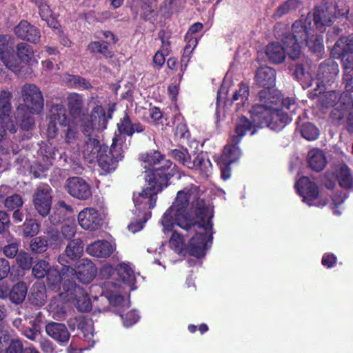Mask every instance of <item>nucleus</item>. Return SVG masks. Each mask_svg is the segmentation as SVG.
<instances>
[{
  "label": "nucleus",
  "mask_w": 353,
  "mask_h": 353,
  "mask_svg": "<svg viewBox=\"0 0 353 353\" xmlns=\"http://www.w3.org/2000/svg\"><path fill=\"white\" fill-rule=\"evenodd\" d=\"M213 209L199 199L198 188L190 185L179 190L172 205L163 214L161 224L164 233L173 230L175 225L188 230L195 228L188 250L192 256L203 257L212 241Z\"/></svg>",
  "instance_id": "nucleus-1"
},
{
  "label": "nucleus",
  "mask_w": 353,
  "mask_h": 353,
  "mask_svg": "<svg viewBox=\"0 0 353 353\" xmlns=\"http://www.w3.org/2000/svg\"><path fill=\"white\" fill-rule=\"evenodd\" d=\"M328 8H317L313 14L314 25L312 26L311 17L301 19L292 26V36L283 38V45L272 43L267 46L266 54L269 59L275 63H281L286 54L292 59H297L301 53V46L305 43L314 52H320L323 50V37L314 29L315 26L319 32H323V26H330L333 16Z\"/></svg>",
  "instance_id": "nucleus-2"
},
{
  "label": "nucleus",
  "mask_w": 353,
  "mask_h": 353,
  "mask_svg": "<svg viewBox=\"0 0 353 353\" xmlns=\"http://www.w3.org/2000/svg\"><path fill=\"white\" fill-rule=\"evenodd\" d=\"M259 92V104L254 105L250 110L251 117L255 125L268 126L279 131L291 121L295 113L297 104L293 97H283L279 90L269 92Z\"/></svg>",
  "instance_id": "nucleus-3"
},
{
  "label": "nucleus",
  "mask_w": 353,
  "mask_h": 353,
  "mask_svg": "<svg viewBox=\"0 0 353 353\" xmlns=\"http://www.w3.org/2000/svg\"><path fill=\"white\" fill-rule=\"evenodd\" d=\"M161 169L150 172L145 176V187L138 192L134 193V214H142V219L146 221L151 216L150 209L153 208L157 202V195L163 188L168 185V179L173 176L172 172L161 176Z\"/></svg>",
  "instance_id": "nucleus-4"
},
{
  "label": "nucleus",
  "mask_w": 353,
  "mask_h": 353,
  "mask_svg": "<svg viewBox=\"0 0 353 353\" xmlns=\"http://www.w3.org/2000/svg\"><path fill=\"white\" fill-rule=\"evenodd\" d=\"M122 138L116 137L112 139V143L110 148L107 145L101 147V151L99 152L97 160L99 166L105 172H110L114 171L119 161L123 158Z\"/></svg>",
  "instance_id": "nucleus-5"
},
{
  "label": "nucleus",
  "mask_w": 353,
  "mask_h": 353,
  "mask_svg": "<svg viewBox=\"0 0 353 353\" xmlns=\"http://www.w3.org/2000/svg\"><path fill=\"white\" fill-rule=\"evenodd\" d=\"M63 291L59 293V296L65 299L69 303H72L78 310L86 312L91 310L92 303L85 290L73 282L66 283V280L62 284Z\"/></svg>",
  "instance_id": "nucleus-6"
},
{
  "label": "nucleus",
  "mask_w": 353,
  "mask_h": 353,
  "mask_svg": "<svg viewBox=\"0 0 353 353\" xmlns=\"http://www.w3.org/2000/svg\"><path fill=\"white\" fill-rule=\"evenodd\" d=\"M171 154L174 159L183 165L198 170L205 176H208L212 172V163L207 154L203 152L197 154L193 161L190 159V156L185 150H174Z\"/></svg>",
  "instance_id": "nucleus-7"
},
{
  "label": "nucleus",
  "mask_w": 353,
  "mask_h": 353,
  "mask_svg": "<svg viewBox=\"0 0 353 353\" xmlns=\"http://www.w3.org/2000/svg\"><path fill=\"white\" fill-rule=\"evenodd\" d=\"M81 129L85 134L89 135L94 131H102L107 127L108 118L105 115L104 109L101 105L94 107L90 114H83L77 118Z\"/></svg>",
  "instance_id": "nucleus-8"
},
{
  "label": "nucleus",
  "mask_w": 353,
  "mask_h": 353,
  "mask_svg": "<svg viewBox=\"0 0 353 353\" xmlns=\"http://www.w3.org/2000/svg\"><path fill=\"white\" fill-rule=\"evenodd\" d=\"M295 188L302 197L303 202L310 206H324L325 201L319 194L316 185L307 177L303 176L296 181Z\"/></svg>",
  "instance_id": "nucleus-9"
},
{
  "label": "nucleus",
  "mask_w": 353,
  "mask_h": 353,
  "mask_svg": "<svg viewBox=\"0 0 353 353\" xmlns=\"http://www.w3.org/2000/svg\"><path fill=\"white\" fill-rule=\"evenodd\" d=\"M141 158L143 163V166L147 170L145 176L150 172H156L159 168L162 170L161 174L162 176L167 175L169 172H172L174 176L176 173L175 165H172L170 160L165 159L159 152L142 154Z\"/></svg>",
  "instance_id": "nucleus-10"
},
{
  "label": "nucleus",
  "mask_w": 353,
  "mask_h": 353,
  "mask_svg": "<svg viewBox=\"0 0 353 353\" xmlns=\"http://www.w3.org/2000/svg\"><path fill=\"white\" fill-rule=\"evenodd\" d=\"M33 274L37 278H43L47 274L48 285L53 290H61V285L68 276L66 272L60 274L57 270L49 269L46 261H40L32 268Z\"/></svg>",
  "instance_id": "nucleus-11"
},
{
  "label": "nucleus",
  "mask_w": 353,
  "mask_h": 353,
  "mask_svg": "<svg viewBox=\"0 0 353 353\" xmlns=\"http://www.w3.org/2000/svg\"><path fill=\"white\" fill-rule=\"evenodd\" d=\"M105 219V212L94 208H86L78 214L80 226L83 229L90 231H96L101 228Z\"/></svg>",
  "instance_id": "nucleus-12"
},
{
  "label": "nucleus",
  "mask_w": 353,
  "mask_h": 353,
  "mask_svg": "<svg viewBox=\"0 0 353 353\" xmlns=\"http://www.w3.org/2000/svg\"><path fill=\"white\" fill-rule=\"evenodd\" d=\"M336 181L343 188H349L352 184V178L349 168L345 165H339L333 172H327L324 176V184L328 189L335 186Z\"/></svg>",
  "instance_id": "nucleus-13"
},
{
  "label": "nucleus",
  "mask_w": 353,
  "mask_h": 353,
  "mask_svg": "<svg viewBox=\"0 0 353 353\" xmlns=\"http://www.w3.org/2000/svg\"><path fill=\"white\" fill-rule=\"evenodd\" d=\"M11 94L8 91H2L0 95V141L3 139L6 128L10 132H16L13 120L10 117Z\"/></svg>",
  "instance_id": "nucleus-14"
},
{
  "label": "nucleus",
  "mask_w": 353,
  "mask_h": 353,
  "mask_svg": "<svg viewBox=\"0 0 353 353\" xmlns=\"http://www.w3.org/2000/svg\"><path fill=\"white\" fill-rule=\"evenodd\" d=\"M66 272L68 275L65 279L67 283H68V281L71 282L69 280V276L70 274L73 275L74 272L79 281L83 283H88L91 282L94 279L97 272V270L93 263L87 259H83L78 262L75 270H74L72 268L65 266L62 270V272Z\"/></svg>",
  "instance_id": "nucleus-15"
},
{
  "label": "nucleus",
  "mask_w": 353,
  "mask_h": 353,
  "mask_svg": "<svg viewBox=\"0 0 353 353\" xmlns=\"http://www.w3.org/2000/svg\"><path fill=\"white\" fill-rule=\"evenodd\" d=\"M13 44L11 37L0 35V59L8 69L18 72L20 71L19 61L13 54Z\"/></svg>",
  "instance_id": "nucleus-16"
},
{
  "label": "nucleus",
  "mask_w": 353,
  "mask_h": 353,
  "mask_svg": "<svg viewBox=\"0 0 353 353\" xmlns=\"http://www.w3.org/2000/svg\"><path fill=\"white\" fill-rule=\"evenodd\" d=\"M22 97L25 105L32 113L39 112L43 105V100L40 90L34 85L26 84L22 88Z\"/></svg>",
  "instance_id": "nucleus-17"
},
{
  "label": "nucleus",
  "mask_w": 353,
  "mask_h": 353,
  "mask_svg": "<svg viewBox=\"0 0 353 353\" xmlns=\"http://www.w3.org/2000/svg\"><path fill=\"white\" fill-rule=\"evenodd\" d=\"M132 12L144 21L154 23L157 16L156 0H132Z\"/></svg>",
  "instance_id": "nucleus-18"
},
{
  "label": "nucleus",
  "mask_w": 353,
  "mask_h": 353,
  "mask_svg": "<svg viewBox=\"0 0 353 353\" xmlns=\"http://www.w3.org/2000/svg\"><path fill=\"white\" fill-rule=\"evenodd\" d=\"M50 190L48 185H41L37 188L34 195V208L42 216L48 215L51 208L52 197Z\"/></svg>",
  "instance_id": "nucleus-19"
},
{
  "label": "nucleus",
  "mask_w": 353,
  "mask_h": 353,
  "mask_svg": "<svg viewBox=\"0 0 353 353\" xmlns=\"http://www.w3.org/2000/svg\"><path fill=\"white\" fill-rule=\"evenodd\" d=\"M49 119L47 134L50 138H53L57 134V124L66 125L69 122L66 117V110L62 105H54L51 108Z\"/></svg>",
  "instance_id": "nucleus-20"
},
{
  "label": "nucleus",
  "mask_w": 353,
  "mask_h": 353,
  "mask_svg": "<svg viewBox=\"0 0 353 353\" xmlns=\"http://www.w3.org/2000/svg\"><path fill=\"white\" fill-rule=\"evenodd\" d=\"M68 193L73 197L79 199H87L91 196L89 185L82 179L73 177L67 181Z\"/></svg>",
  "instance_id": "nucleus-21"
},
{
  "label": "nucleus",
  "mask_w": 353,
  "mask_h": 353,
  "mask_svg": "<svg viewBox=\"0 0 353 353\" xmlns=\"http://www.w3.org/2000/svg\"><path fill=\"white\" fill-rule=\"evenodd\" d=\"M122 288L121 285H117L112 280H109L103 284L101 297H105L110 304L114 306L119 305L123 301L121 295Z\"/></svg>",
  "instance_id": "nucleus-22"
},
{
  "label": "nucleus",
  "mask_w": 353,
  "mask_h": 353,
  "mask_svg": "<svg viewBox=\"0 0 353 353\" xmlns=\"http://www.w3.org/2000/svg\"><path fill=\"white\" fill-rule=\"evenodd\" d=\"M45 330L50 337L60 344L67 343L70 337L69 330L63 323L50 322L46 324Z\"/></svg>",
  "instance_id": "nucleus-23"
},
{
  "label": "nucleus",
  "mask_w": 353,
  "mask_h": 353,
  "mask_svg": "<svg viewBox=\"0 0 353 353\" xmlns=\"http://www.w3.org/2000/svg\"><path fill=\"white\" fill-rule=\"evenodd\" d=\"M115 250V245L107 241L98 240L88 245V254L98 258L110 256Z\"/></svg>",
  "instance_id": "nucleus-24"
},
{
  "label": "nucleus",
  "mask_w": 353,
  "mask_h": 353,
  "mask_svg": "<svg viewBox=\"0 0 353 353\" xmlns=\"http://www.w3.org/2000/svg\"><path fill=\"white\" fill-rule=\"evenodd\" d=\"M256 81L259 85L265 88L263 91H267V97H268L270 96L269 92H272L274 90H270V88L275 85L276 72L274 70L270 67L259 68L256 74Z\"/></svg>",
  "instance_id": "nucleus-25"
},
{
  "label": "nucleus",
  "mask_w": 353,
  "mask_h": 353,
  "mask_svg": "<svg viewBox=\"0 0 353 353\" xmlns=\"http://www.w3.org/2000/svg\"><path fill=\"white\" fill-rule=\"evenodd\" d=\"M334 58L346 59L353 56V35L341 37L334 45L331 52Z\"/></svg>",
  "instance_id": "nucleus-26"
},
{
  "label": "nucleus",
  "mask_w": 353,
  "mask_h": 353,
  "mask_svg": "<svg viewBox=\"0 0 353 353\" xmlns=\"http://www.w3.org/2000/svg\"><path fill=\"white\" fill-rule=\"evenodd\" d=\"M14 32L18 37L32 43L37 42L40 39L39 30L26 21H21L15 27Z\"/></svg>",
  "instance_id": "nucleus-27"
},
{
  "label": "nucleus",
  "mask_w": 353,
  "mask_h": 353,
  "mask_svg": "<svg viewBox=\"0 0 353 353\" xmlns=\"http://www.w3.org/2000/svg\"><path fill=\"white\" fill-rule=\"evenodd\" d=\"M101 145L99 141L96 138H88L81 147H78L77 152H81L83 157L88 159L90 162L95 160L99 152L101 151Z\"/></svg>",
  "instance_id": "nucleus-28"
},
{
  "label": "nucleus",
  "mask_w": 353,
  "mask_h": 353,
  "mask_svg": "<svg viewBox=\"0 0 353 353\" xmlns=\"http://www.w3.org/2000/svg\"><path fill=\"white\" fill-rule=\"evenodd\" d=\"M319 72L322 73V77H320L319 78H322L323 80L321 82L317 83V88L310 93V95L312 97L317 96L324 92L325 85L323 84V81L324 80L328 79L329 77L327 75L328 73L331 74L330 77H333L338 74V65L336 63V62L330 61V64H321L319 68Z\"/></svg>",
  "instance_id": "nucleus-29"
},
{
  "label": "nucleus",
  "mask_w": 353,
  "mask_h": 353,
  "mask_svg": "<svg viewBox=\"0 0 353 353\" xmlns=\"http://www.w3.org/2000/svg\"><path fill=\"white\" fill-rule=\"evenodd\" d=\"M118 131L119 134H116L119 138H122V142L123 141V134L131 136L134 132H141L144 130L143 126L139 123H132L130 120L129 117L125 114L124 117L121 119L120 122L117 123Z\"/></svg>",
  "instance_id": "nucleus-30"
},
{
  "label": "nucleus",
  "mask_w": 353,
  "mask_h": 353,
  "mask_svg": "<svg viewBox=\"0 0 353 353\" xmlns=\"http://www.w3.org/2000/svg\"><path fill=\"white\" fill-rule=\"evenodd\" d=\"M236 144L230 141V143L225 146L221 157L217 161L223 162L224 165H230L238 160L241 156V151Z\"/></svg>",
  "instance_id": "nucleus-31"
},
{
  "label": "nucleus",
  "mask_w": 353,
  "mask_h": 353,
  "mask_svg": "<svg viewBox=\"0 0 353 353\" xmlns=\"http://www.w3.org/2000/svg\"><path fill=\"white\" fill-rule=\"evenodd\" d=\"M307 160L311 168L316 172L322 170L327 163L325 154L319 149H312L308 152Z\"/></svg>",
  "instance_id": "nucleus-32"
},
{
  "label": "nucleus",
  "mask_w": 353,
  "mask_h": 353,
  "mask_svg": "<svg viewBox=\"0 0 353 353\" xmlns=\"http://www.w3.org/2000/svg\"><path fill=\"white\" fill-rule=\"evenodd\" d=\"M63 302L67 303L68 301L65 299L60 297L59 294L50 301L48 305V312L53 319L61 320L64 317L65 309Z\"/></svg>",
  "instance_id": "nucleus-33"
},
{
  "label": "nucleus",
  "mask_w": 353,
  "mask_h": 353,
  "mask_svg": "<svg viewBox=\"0 0 353 353\" xmlns=\"http://www.w3.org/2000/svg\"><path fill=\"white\" fill-rule=\"evenodd\" d=\"M116 275L125 285L132 286L135 282V274L133 269L128 263H121L116 269Z\"/></svg>",
  "instance_id": "nucleus-34"
},
{
  "label": "nucleus",
  "mask_w": 353,
  "mask_h": 353,
  "mask_svg": "<svg viewBox=\"0 0 353 353\" xmlns=\"http://www.w3.org/2000/svg\"><path fill=\"white\" fill-rule=\"evenodd\" d=\"M79 128H81L77 118L72 119L68 122V128L65 132V141L71 148L75 144L78 145L79 133L77 129Z\"/></svg>",
  "instance_id": "nucleus-35"
},
{
  "label": "nucleus",
  "mask_w": 353,
  "mask_h": 353,
  "mask_svg": "<svg viewBox=\"0 0 353 353\" xmlns=\"http://www.w3.org/2000/svg\"><path fill=\"white\" fill-rule=\"evenodd\" d=\"M83 100L82 97L76 94L72 93L68 97V106L70 113L72 117V119L81 117L83 114L82 110Z\"/></svg>",
  "instance_id": "nucleus-36"
},
{
  "label": "nucleus",
  "mask_w": 353,
  "mask_h": 353,
  "mask_svg": "<svg viewBox=\"0 0 353 353\" xmlns=\"http://www.w3.org/2000/svg\"><path fill=\"white\" fill-rule=\"evenodd\" d=\"M251 129L252 125L248 119L244 117H240L236 123L234 133L231 137V141L239 143L242 137Z\"/></svg>",
  "instance_id": "nucleus-37"
},
{
  "label": "nucleus",
  "mask_w": 353,
  "mask_h": 353,
  "mask_svg": "<svg viewBox=\"0 0 353 353\" xmlns=\"http://www.w3.org/2000/svg\"><path fill=\"white\" fill-rule=\"evenodd\" d=\"M249 94V88L243 83L240 84L239 88L234 91L232 102L236 103L238 110H241L248 104Z\"/></svg>",
  "instance_id": "nucleus-38"
},
{
  "label": "nucleus",
  "mask_w": 353,
  "mask_h": 353,
  "mask_svg": "<svg viewBox=\"0 0 353 353\" xmlns=\"http://www.w3.org/2000/svg\"><path fill=\"white\" fill-rule=\"evenodd\" d=\"M27 291L28 288L24 283H17L10 292V301L16 304L22 303L26 296Z\"/></svg>",
  "instance_id": "nucleus-39"
},
{
  "label": "nucleus",
  "mask_w": 353,
  "mask_h": 353,
  "mask_svg": "<svg viewBox=\"0 0 353 353\" xmlns=\"http://www.w3.org/2000/svg\"><path fill=\"white\" fill-rule=\"evenodd\" d=\"M186 0H164L160 10L165 15H170L182 9Z\"/></svg>",
  "instance_id": "nucleus-40"
},
{
  "label": "nucleus",
  "mask_w": 353,
  "mask_h": 353,
  "mask_svg": "<svg viewBox=\"0 0 353 353\" xmlns=\"http://www.w3.org/2000/svg\"><path fill=\"white\" fill-rule=\"evenodd\" d=\"M185 39L187 41V43L184 49V54L181 57V62L183 63L181 70L183 71L186 69L188 63L190 59V54L196 48L198 43V38L196 36H190L188 38L186 35Z\"/></svg>",
  "instance_id": "nucleus-41"
},
{
  "label": "nucleus",
  "mask_w": 353,
  "mask_h": 353,
  "mask_svg": "<svg viewBox=\"0 0 353 353\" xmlns=\"http://www.w3.org/2000/svg\"><path fill=\"white\" fill-rule=\"evenodd\" d=\"M83 250L82 241L80 239H75L69 243L65 249V254L68 257L73 260L80 258Z\"/></svg>",
  "instance_id": "nucleus-42"
},
{
  "label": "nucleus",
  "mask_w": 353,
  "mask_h": 353,
  "mask_svg": "<svg viewBox=\"0 0 353 353\" xmlns=\"http://www.w3.org/2000/svg\"><path fill=\"white\" fill-rule=\"evenodd\" d=\"M300 132L303 138L308 141L316 139L319 137V130L312 123L307 122L299 127Z\"/></svg>",
  "instance_id": "nucleus-43"
},
{
  "label": "nucleus",
  "mask_w": 353,
  "mask_h": 353,
  "mask_svg": "<svg viewBox=\"0 0 353 353\" xmlns=\"http://www.w3.org/2000/svg\"><path fill=\"white\" fill-rule=\"evenodd\" d=\"M17 54L19 59L23 62L30 63L35 61L32 48L26 43H21L17 46Z\"/></svg>",
  "instance_id": "nucleus-44"
},
{
  "label": "nucleus",
  "mask_w": 353,
  "mask_h": 353,
  "mask_svg": "<svg viewBox=\"0 0 353 353\" xmlns=\"http://www.w3.org/2000/svg\"><path fill=\"white\" fill-rule=\"evenodd\" d=\"M81 330L83 334L84 341L88 343V347H93L94 344V327L91 321H88L83 325L81 326Z\"/></svg>",
  "instance_id": "nucleus-45"
},
{
  "label": "nucleus",
  "mask_w": 353,
  "mask_h": 353,
  "mask_svg": "<svg viewBox=\"0 0 353 353\" xmlns=\"http://www.w3.org/2000/svg\"><path fill=\"white\" fill-rule=\"evenodd\" d=\"M294 74L304 89L309 88L312 85V79L310 74L305 72L301 65L296 66Z\"/></svg>",
  "instance_id": "nucleus-46"
},
{
  "label": "nucleus",
  "mask_w": 353,
  "mask_h": 353,
  "mask_svg": "<svg viewBox=\"0 0 353 353\" xmlns=\"http://www.w3.org/2000/svg\"><path fill=\"white\" fill-rule=\"evenodd\" d=\"M88 50L92 53H100L105 57H111L112 56V52L108 49V46L99 41L91 42L88 46Z\"/></svg>",
  "instance_id": "nucleus-47"
},
{
  "label": "nucleus",
  "mask_w": 353,
  "mask_h": 353,
  "mask_svg": "<svg viewBox=\"0 0 353 353\" xmlns=\"http://www.w3.org/2000/svg\"><path fill=\"white\" fill-rule=\"evenodd\" d=\"M23 203L21 196L17 194L8 196L4 201L5 207L9 210L19 209Z\"/></svg>",
  "instance_id": "nucleus-48"
},
{
  "label": "nucleus",
  "mask_w": 353,
  "mask_h": 353,
  "mask_svg": "<svg viewBox=\"0 0 353 353\" xmlns=\"http://www.w3.org/2000/svg\"><path fill=\"white\" fill-rule=\"evenodd\" d=\"M170 248L176 252H181L183 249L184 240L176 232L174 231L169 241Z\"/></svg>",
  "instance_id": "nucleus-49"
},
{
  "label": "nucleus",
  "mask_w": 353,
  "mask_h": 353,
  "mask_svg": "<svg viewBox=\"0 0 353 353\" xmlns=\"http://www.w3.org/2000/svg\"><path fill=\"white\" fill-rule=\"evenodd\" d=\"M23 225V234L26 236H33L39 231V225L34 220L26 221Z\"/></svg>",
  "instance_id": "nucleus-50"
},
{
  "label": "nucleus",
  "mask_w": 353,
  "mask_h": 353,
  "mask_svg": "<svg viewBox=\"0 0 353 353\" xmlns=\"http://www.w3.org/2000/svg\"><path fill=\"white\" fill-rule=\"evenodd\" d=\"M299 2L297 0H288L277 9L276 14L279 17L288 13L298 8Z\"/></svg>",
  "instance_id": "nucleus-51"
},
{
  "label": "nucleus",
  "mask_w": 353,
  "mask_h": 353,
  "mask_svg": "<svg viewBox=\"0 0 353 353\" xmlns=\"http://www.w3.org/2000/svg\"><path fill=\"white\" fill-rule=\"evenodd\" d=\"M123 325L129 327L136 323L140 319L138 312L136 310H130L125 314H121Z\"/></svg>",
  "instance_id": "nucleus-52"
},
{
  "label": "nucleus",
  "mask_w": 353,
  "mask_h": 353,
  "mask_svg": "<svg viewBox=\"0 0 353 353\" xmlns=\"http://www.w3.org/2000/svg\"><path fill=\"white\" fill-rule=\"evenodd\" d=\"M46 301V295L44 290L38 292H32L31 294L30 301L31 303L38 307L43 305Z\"/></svg>",
  "instance_id": "nucleus-53"
},
{
  "label": "nucleus",
  "mask_w": 353,
  "mask_h": 353,
  "mask_svg": "<svg viewBox=\"0 0 353 353\" xmlns=\"http://www.w3.org/2000/svg\"><path fill=\"white\" fill-rule=\"evenodd\" d=\"M48 245V243L45 239L37 237L32 241L30 247L32 251L41 253L46 250Z\"/></svg>",
  "instance_id": "nucleus-54"
},
{
  "label": "nucleus",
  "mask_w": 353,
  "mask_h": 353,
  "mask_svg": "<svg viewBox=\"0 0 353 353\" xmlns=\"http://www.w3.org/2000/svg\"><path fill=\"white\" fill-rule=\"evenodd\" d=\"M345 70L344 80L348 81L353 75V56H348L346 59H342Z\"/></svg>",
  "instance_id": "nucleus-55"
},
{
  "label": "nucleus",
  "mask_w": 353,
  "mask_h": 353,
  "mask_svg": "<svg viewBox=\"0 0 353 353\" xmlns=\"http://www.w3.org/2000/svg\"><path fill=\"white\" fill-rule=\"evenodd\" d=\"M8 345L6 353H23L24 350L21 342L19 339H12L11 336Z\"/></svg>",
  "instance_id": "nucleus-56"
},
{
  "label": "nucleus",
  "mask_w": 353,
  "mask_h": 353,
  "mask_svg": "<svg viewBox=\"0 0 353 353\" xmlns=\"http://www.w3.org/2000/svg\"><path fill=\"white\" fill-rule=\"evenodd\" d=\"M17 262L21 268L28 270L32 265V258L27 253H19L17 256Z\"/></svg>",
  "instance_id": "nucleus-57"
},
{
  "label": "nucleus",
  "mask_w": 353,
  "mask_h": 353,
  "mask_svg": "<svg viewBox=\"0 0 353 353\" xmlns=\"http://www.w3.org/2000/svg\"><path fill=\"white\" fill-rule=\"evenodd\" d=\"M323 97L325 100H323V105L325 107L332 106L334 105L336 101L339 99V94L335 91H331L327 92Z\"/></svg>",
  "instance_id": "nucleus-58"
},
{
  "label": "nucleus",
  "mask_w": 353,
  "mask_h": 353,
  "mask_svg": "<svg viewBox=\"0 0 353 353\" xmlns=\"http://www.w3.org/2000/svg\"><path fill=\"white\" fill-rule=\"evenodd\" d=\"M39 14L43 20L48 21V19L52 17V12L47 3H41L39 6Z\"/></svg>",
  "instance_id": "nucleus-59"
},
{
  "label": "nucleus",
  "mask_w": 353,
  "mask_h": 353,
  "mask_svg": "<svg viewBox=\"0 0 353 353\" xmlns=\"http://www.w3.org/2000/svg\"><path fill=\"white\" fill-rule=\"evenodd\" d=\"M134 214L139 218V221L136 223H131L128 225L129 230H130L133 233H135V232L141 230L143 227L144 223L146 222L142 219V214Z\"/></svg>",
  "instance_id": "nucleus-60"
},
{
  "label": "nucleus",
  "mask_w": 353,
  "mask_h": 353,
  "mask_svg": "<svg viewBox=\"0 0 353 353\" xmlns=\"http://www.w3.org/2000/svg\"><path fill=\"white\" fill-rule=\"evenodd\" d=\"M18 252V243L17 242H13L8 245L5 246L3 249V252L5 255L8 257L12 258L15 256Z\"/></svg>",
  "instance_id": "nucleus-61"
},
{
  "label": "nucleus",
  "mask_w": 353,
  "mask_h": 353,
  "mask_svg": "<svg viewBox=\"0 0 353 353\" xmlns=\"http://www.w3.org/2000/svg\"><path fill=\"white\" fill-rule=\"evenodd\" d=\"M96 37L99 39H105L106 43H114V37L113 34L110 31H101L98 32L96 34Z\"/></svg>",
  "instance_id": "nucleus-62"
},
{
  "label": "nucleus",
  "mask_w": 353,
  "mask_h": 353,
  "mask_svg": "<svg viewBox=\"0 0 353 353\" xmlns=\"http://www.w3.org/2000/svg\"><path fill=\"white\" fill-rule=\"evenodd\" d=\"M76 232V227L74 223L65 224L62 228L63 236L67 239L74 236Z\"/></svg>",
  "instance_id": "nucleus-63"
},
{
  "label": "nucleus",
  "mask_w": 353,
  "mask_h": 353,
  "mask_svg": "<svg viewBox=\"0 0 353 353\" xmlns=\"http://www.w3.org/2000/svg\"><path fill=\"white\" fill-rule=\"evenodd\" d=\"M99 274L102 278L109 279L116 274V270L114 271L111 265L106 264L101 269Z\"/></svg>",
  "instance_id": "nucleus-64"
}]
</instances>
